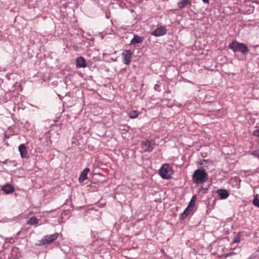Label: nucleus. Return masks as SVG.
<instances>
[{
    "label": "nucleus",
    "instance_id": "obj_15",
    "mask_svg": "<svg viewBox=\"0 0 259 259\" xmlns=\"http://www.w3.org/2000/svg\"><path fill=\"white\" fill-rule=\"evenodd\" d=\"M190 4L191 2L189 0H181L178 3V6L180 9H182L185 8L187 5Z\"/></svg>",
    "mask_w": 259,
    "mask_h": 259
},
{
    "label": "nucleus",
    "instance_id": "obj_8",
    "mask_svg": "<svg viewBox=\"0 0 259 259\" xmlns=\"http://www.w3.org/2000/svg\"><path fill=\"white\" fill-rule=\"evenodd\" d=\"M166 33V29L164 26H160L151 32V35L155 36H160Z\"/></svg>",
    "mask_w": 259,
    "mask_h": 259
},
{
    "label": "nucleus",
    "instance_id": "obj_19",
    "mask_svg": "<svg viewBox=\"0 0 259 259\" xmlns=\"http://www.w3.org/2000/svg\"><path fill=\"white\" fill-rule=\"evenodd\" d=\"M252 155L259 158V149L252 152Z\"/></svg>",
    "mask_w": 259,
    "mask_h": 259
},
{
    "label": "nucleus",
    "instance_id": "obj_1",
    "mask_svg": "<svg viewBox=\"0 0 259 259\" xmlns=\"http://www.w3.org/2000/svg\"><path fill=\"white\" fill-rule=\"evenodd\" d=\"M193 179L196 184H203L208 179V175L204 169H198L194 171Z\"/></svg>",
    "mask_w": 259,
    "mask_h": 259
},
{
    "label": "nucleus",
    "instance_id": "obj_11",
    "mask_svg": "<svg viewBox=\"0 0 259 259\" xmlns=\"http://www.w3.org/2000/svg\"><path fill=\"white\" fill-rule=\"evenodd\" d=\"M1 189L7 194L12 193L15 190L14 187L11 184H7L3 186Z\"/></svg>",
    "mask_w": 259,
    "mask_h": 259
},
{
    "label": "nucleus",
    "instance_id": "obj_13",
    "mask_svg": "<svg viewBox=\"0 0 259 259\" xmlns=\"http://www.w3.org/2000/svg\"><path fill=\"white\" fill-rule=\"evenodd\" d=\"M90 171L89 168H85L80 174L79 181L80 182H82L87 179V174Z\"/></svg>",
    "mask_w": 259,
    "mask_h": 259
},
{
    "label": "nucleus",
    "instance_id": "obj_4",
    "mask_svg": "<svg viewBox=\"0 0 259 259\" xmlns=\"http://www.w3.org/2000/svg\"><path fill=\"white\" fill-rule=\"evenodd\" d=\"M58 237V233H56L51 235H46L40 240V245H46L50 244L56 240Z\"/></svg>",
    "mask_w": 259,
    "mask_h": 259
},
{
    "label": "nucleus",
    "instance_id": "obj_24",
    "mask_svg": "<svg viewBox=\"0 0 259 259\" xmlns=\"http://www.w3.org/2000/svg\"><path fill=\"white\" fill-rule=\"evenodd\" d=\"M203 1V3H205V4H208L209 3V0H202Z\"/></svg>",
    "mask_w": 259,
    "mask_h": 259
},
{
    "label": "nucleus",
    "instance_id": "obj_6",
    "mask_svg": "<svg viewBox=\"0 0 259 259\" xmlns=\"http://www.w3.org/2000/svg\"><path fill=\"white\" fill-rule=\"evenodd\" d=\"M123 57V62L126 65H128L131 63V60L133 55V53L130 50H125L122 53Z\"/></svg>",
    "mask_w": 259,
    "mask_h": 259
},
{
    "label": "nucleus",
    "instance_id": "obj_20",
    "mask_svg": "<svg viewBox=\"0 0 259 259\" xmlns=\"http://www.w3.org/2000/svg\"><path fill=\"white\" fill-rule=\"evenodd\" d=\"M253 135L256 137H259V128L254 131Z\"/></svg>",
    "mask_w": 259,
    "mask_h": 259
},
{
    "label": "nucleus",
    "instance_id": "obj_9",
    "mask_svg": "<svg viewBox=\"0 0 259 259\" xmlns=\"http://www.w3.org/2000/svg\"><path fill=\"white\" fill-rule=\"evenodd\" d=\"M76 65L78 68H84L87 66L85 60L82 57H77L76 59Z\"/></svg>",
    "mask_w": 259,
    "mask_h": 259
},
{
    "label": "nucleus",
    "instance_id": "obj_16",
    "mask_svg": "<svg viewBox=\"0 0 259 259\" xmlns=\"http://www.w3.org/2000/svg\"><path fill=\"white\" fill-rule=\"evenodd\" d=\"M38 222V220L36 218L33 217L29 219L27 223L30 225H34L37 224Z\"/></svg>",
    "mask_w": 259,
    "mask_h": 259
},
{
    "label": "nucleus",
    "instance_id": "obj_12",
    "mask_svg": "<svg viewBox=\"0 0 259 259\" xmlns=\"http://www.w3.org/2000/svg\"><path fill=\"white\" fill-rule=\"evenodd\" d=\"M144 38L138 35H135L131 41V45H136L141 43L144 40Z\"/></svg>",
    "mask_w": 259,
    "mask_h": 259
},
{
    "label": "nucleus",
    "instance_id": "obj_2",
    "mask_svg": "<svg viewBox=\"0 0 259 259\" xmlns=\"http://www.w3.org/2000/svg\"><path fill=\"white\" fill-rule=\"evenodd\" d=\"M159 174L163 179H169L173 174L172 167L168 164H164L160 169Z\"/></svg>",
    "mask_w": 259,
    "mask_h": 259
},
{
    "label": "nucleus",
    "instance_id": "obj_14",
    "mask_svg": "<svg viewBox=\"0 0 259 259\" xmlns=\"http://www.w3.org/2000/svg\"><path fill=\"white\" fill-rule=\"evenodd\" d=\"M19 151L22 158H26L27 157V152L26 151V147L24 144H21L19 146Z\"/></svg>",
    "mask_w": 259,
    "mask_h": 259
},
{
    "label": "nucleus",
    "instance_id": "obj_17",
    "mask_svg": "<svg viewBox=\"0 0 259 259\" xmlns=\"http://www.w3.org/2000/svg\"><path fill=\"white\" fill-rule=\"evenodd\" d=\"M138 113L136 111H132L128 113L129 117L131 118H135L137 117Z\"/></svg>",
    "mask_w": 259,
    "mask_h": 259
},
{
    "label": "nucleus",
    "instance_id": "obj_10",
    "mask_svg": "<svg viewBox=\"0 0 259 259\" xmlns=\"http://www.w3.org/2000/svg\"><path fill=\"white\" fill-rule=\"evenodd\" d=\"M217 193L222 199L227 198L229 195L228 191L225 189H219L217 191Z\"/></svg>",
    "mask_w": 259,
    "mask_h": 259
},
{
    "label": "nucleus",
    "instance_id": "obj_5",
    "mask_svg": "<svg viewBox=\"0 0 259 259\" xmlns=\"http://www.w3.org/2000/svg\"><path fill=\"white\" fill-rule=\"evenodd\" d=\"M155 142L154 141H145L142 142L141 144V148L145 152H151L154 148Z\"/></svg>",
    "mask_w": 259,
    "mask_h": 259
},
{
    "label": "nucleus",
    "instance_id": "obj_3",
    "mask_svg": "<svg viewBox=\"0 0 259 259\" xmlns=\"http://www.w3.org/2000/svg\"><path fill=\"white\" fill-rule=\"evenodd\" d=\"M196 199V196H193L190 202L187 207L186 208L185 211L181 214V219H185L188 215L189 214L190 212L193 209L194 206L195 205V201Z\"/></svg>",
    "mask_w": 259,
    "mask_h": 259
},
{
    "label": "nucleus",
    "instance_id": "obj_18",
    "mask_svg": "<svg viewBox=\"0 0 259 259\" xmlns=\"http://www.w3.org/2000/svg\"><path fill=\"white\" fill-rule=\"evenodd\" d=\"M252 203L255 206L259 208V199L256 196L254 197L252 201Z\"/></svg>",
    "mask_w": 259,
    "mask_h": 259
},
{
    "label": "nucleus",
    "instance_id": "obj_7",
    "mask_svg": "<svg viewBox=\"0 0 259 259\" xmlns=\"http://www.w3.org/2000/svg\"><path fill=\"white\" fill-rule=\"evenodd\" d=\"M230 49L235 52H240L243 53V44L233 41L229 45Z\"/></svg>",
    "mask_w": 259,
    "mask_h": 259
},
{
    "label": "nucleus",
    "instance_id": "obj_21",
    "mask_svg": "<svg viewBox=\"0 0 259 259\" xmlns=\"http://www.w3.org/2000/svg\"><path fill=\"white\" fill-rule=\"evenodd\" d=\"M248 52V48L247 47L244 45V54L247 53Z\"/></svg>",
    "mask_w": 259,
    "mask_h": 259
},
{
    "label": "nucleus",
    "instance_id": "obj_23",
    "mask_svg": "<svg viewBox=\"0 0 259 259\" xmlns=\"http://www.w3.org/2000/svg\"><path fill=\"white\" fill-rule=\"evenodd\" d=\"M234 241L235 242H237L239 241V238H238L237 237L234 238Z\"/></svg>",
    "mask_w": 259,
    "mask_h": 259
},
{
    "label": "nucleus",
    "instance_id": "obj_22",
    "mask_svg": "<svg viewBox=\"0 0 259 259\" xmlns=\"http://www.w3.org/2000/svg\"><path fill=\"white\" fill-rule=\"evenodd\" d=\"M12 162L9 160H6V161H5L4 162H3V163L4 164H8L9 163H11Z\"/></svg>",
    "mask_w": 259,
    "mask_h": 259
}]
</instances>
